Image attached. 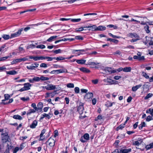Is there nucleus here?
Wrapping results in <instances>:
<instances>
[{"mask_svg":"<svg viewBox=\"0 0 153 153\" xmlns=\"http://www.w3.org/2000/svg\"><path fill=\"white\" fill-rule=\"evenodd\" d=\"M152 96V94L149 93L147 94L146 97L144 98L145 100H147L149 98L151 97Z\"/></svg>","mask_w":153,"mask_h":153,"instance_id":"nucleus-48","label":"nucleus"},{"mask_svg":"<svg viewBox=\"0 0 153 153\" xmlns=\"http://www.w3.org/2000/svg\"><path fill=\"white\" fill-rule=\"evenodd\" d=\"M7 148L6 149L4 153H10V152H9L10 148H9V145L8 144H7Z\"/></svg>","mask_w":153,"mask_h":153,"instance_id":"nucleus-57","label":"nucleus"},{"mask_svg":"<svg viewBox=\"0 0 153 153\" xmlns=\"http://www.w3.org/2000/svg\"><path fill=\"white\" fill-rule=\"evenodd\" d=\"M21 100L24 101H28L30 100V98L28 97H23L21 98Z\"/></svg>","mask_w":153,"mask_h":153,"instance_id":"nucleus-38","label":"nucleus"},{"mask_svg":"<svg viewBox=\"0 0 153 153\" xmlns=\"http://www.w3.org/2000/svg\"><path fill=\"white\" fill-rule=\"evenodd\" d=\"M64 72H68L67 70L65 68L58 69V74Z\"/></svg>","mask_w":153,"mask_h":153,"instance_id":"nucleus-28","label":"nucleus"},{"mask_svg":"<svg viewBox=\"0 0 153 153\" xmlns=\"http://www.w3.org/2000/svg\"><path fill=\"white\" fill-rule=\"evenodd\" d=\"M40 67L43 68H46L47 67V65L45 63H42L40 65Z\"/></svg>","mask_w":153,"mask_h":153,"instance_id":"nucleus-55","label":"nucleus"},{"mask_svg":"<svg viewBox=\"0 0 153 153\" xmlns=\"http://www.w3.org/2000/svg\"><path fill=\"white\" fill-rule=\"evenodd\" d=\"M129 35L131 36V38H133L134 37L137 39H139V36L136 34L135 33H130Z\"/></svg>","mask_w":153,"mask_h":153,"instance_id":"nucleus-20","label":"nucleus"},{"mask_svg":"<svg viewBox=\"0 0 153 153\" xmlns=\"http://www.w3.org/2000/svg\"><path fill=\"white\" fill-rule=\"evenodd\" d=\"M117 153H128L129 152H131V149H121L120 151L119 152L118 149H117Z\"/></svg>","mask_w":153,"mask_h":153,"instance_id":"nucleus-6","label":"nucleus"},{"mask_svg":"<svg viewBox=\"0 0 153 153\" xmlns=\"http://www.w3.org/2000/svg\"><path fill=\"white\" fill-rule=\"evenodd\" d=\"M57 37V36H51L47 39V41L49 42H52L54 40V39L56 38Z\"/></svg>","mask_w":153,"mask_h":153,"instance_id":"nucleus-24","label":"nucleus"},{"mask_svg":"<svg viewBox=\"0 0 153 153\" xmlns=\"http://www.w3.org/2000/svg\"><path fill=\"white\" fill-rule=\"evenodd\" d=\"M86 27L89 28V30H96L97 29V26L95 25Z\"/></svg>","mask_w":153,"mask_h":153,"instance_id":"nucleus-10","label":"nucleus"},{"mask_svg":"<svg viewBox=\"0 0 153 153\" xmlns=\"http://www.w3.org/2000/svg\"><path fill=\"white\" fill-rule=\"evenodd\" d=\"M45 58L46 59H48V61H51L53 60V59H56V60H57V57L56 58H52L50 57H45Z\"/></svg>","mask_w":153,"mask_h":153,"instance_id":"nucleus-49","label":"nucleus"},{"mask_svg":"<svg viewBox=\"0 0 153 153\" xmlns=\"http://www.w3.org/2000/svg\"><path fill=\"white\" fill-rule=\"evenodd\" d=\"M45 45H37L36 47V48H39L41 49H44L45 48Z\"/></svg>","mask_w":153,"mask_h":153,"instance_id":"nucleus-45","label":"nucleus"},{"mask_svg":"<svg viewBox=\"0 0 153 153\" xmlns=\"http://www.w3.org/2000/svg\"><path fill=\"white\" fill-rule=\"evenodd\" d=\"M86 60L85 59H80L76 60V62L78 64H85Z\"/></svg>","mask_w":153,"mask_h":153,"instance_id":"nucleus-22","label":"nucleus"},{"mask_svg":"<svg viewBox=\"0 0 153 153\" xmlns=\"http://www.w3.org/2000/svg\"><path fill=\"white\" fill-rule=\"evenodd\" d=\"M35 112V111L34 110V109H29L28 111L27 112V116L30 115L31 113H34Z\"/></svg>","mask_w":153,"mask_h":153,"instance_id":"nucleus-25","label":"nucleus"},{"mask_svg":"<svg viewBox=\"0 0 153 153\" xmlns=\"http://www.w3.org/2000/svg\"><path fill=\"white\" fill-rule=\"evenodd\" d=\"M142 75L143 76L145 77L146 79H148L149 78V76L147 75L146 73L144 72H142Z\"/></svg>","mask_w":153,"mask_h":153,"instance_id":"nucleus-50","label":"nucleus"},{"mask_svg":"<svg viewBox=\"0 0 153 153\" xmlns=\"http://www.w3.org/2000/svg\"><path fill=\"white\" fill-rule=\"evenodd\" d=\"M37 106L38 107L40 108V110L42 111V108L43 107V104L41 102H39L37 105Z\"/></svg>","mask_w":153,"mask_h":153,"instance_id":"nucleus-39","label":"nucleus"},{"mask_svg":"<svg viewBox=\"0 0 153 153\" xmlns=\"http://www.w3.org/2000/svg\"><path fill=\"white\" fill-rule=\"evenodd\" d=\"M33 65V64H32L30 66H27L26 67V68L28 70H33L35 68V67Z\"/></svg>","mask_w":153,"mask_h":153,"instance_id":"nucleus-35","label":"nucleus"},{"mask_svg":"<svg viewBox=\"0 0 153 153\" xmlns=\"http://www.w3.org/2000/svg\"><path fill=\"white\" fill-rule=\"evenodd\" d=\"M102 119V117L101 115H99L97 116V118L95 119L96 121H98V120H101Z\"/></svg>","mask_w":153,"mask_h":153,"instance_id":"nucleus-53","label":"nucleus"},{"mask_svg":"<svg viewBox=\"0 0 153 153\" xmlns=\"http://www.w3.org/2000/svg\"><path fill=\"white\" fill-rule=\"evenodd\" d=\"M27 57H24L22 58H20L21 62H24L26 60H28V58H27Z\"/></svg>","mask_w":153,"mask_h":153,"instance_id":"nucleus-61","label":"nucleus"},{"mask_svg":"<svg viewBox=\"0 0 153 153\" xmlns=\"http://www.w3.org/2000/svg\"><path fill=\"white\" fill-rule=\"evenodd\" d=\"M13 117L14 119L19 120H21L22 119V117L19 115H14L13 116Z\"/></svg>","mask_w":153,"mask_h":153,"instance_id":"nucleus-19","label":"nucleus"},{"mask_svg":"<svg viewBox=\"0 0 153 153\" xmlns=\"http://www.w3.org/2000/svg\"><path fill=\"white\" fill-rule=\"evenodd\" d=\"M83 110L84 107L83 104L80 103L79 106L78 107L77 111L80 115L83 114Z\"/></svg>","mask_w":153,"mask_h":153,"instance_id":"nucleus-3","label":"nucleus"},{"mask_svg":"<svg viewBox=\"0 0 153 153\" xmlns=\"http://www.w3.org/2000/svg\"><path fill=\"white\" fill-rule=\"evenodd\" d=\"M34 108V110H35V111H37L38 112H41V111L40 110V108H39L38 107H37L36 106Z\"/></svg>","mask_w":153,"mask_h":153,"instance_id":"nucleus-63","label":"nucleus"},{"mask_svg":"<svg viewBox=\"0 0 153 153\" xmlns=\"http://www.w3.org/2000/svg\"><path fill=\"white\" fill-rule=\"evenodd\" d=\"M105 71L108 72L110 73H114L117 72L116 69L112 70L111 68L109 67H106L104 70Z\"/></svg>","mask_w":153,"mask_h":153,"instance_id":"nucleus-5","label":"nucleus"},{"mask_svg":"<svg viewBox=\"0 0 153 153\" xmlns=\"http://www.w3.org/2000/svg\"><path fill=\"white\" fill-rule=\"evenodd\" d=\"M39 78L38 77H34L32 79H29L28 81L30 83H34L35 82H38Z\"/></svg>","mask_w":153,"mask_h":153,"instance_id":"nucleus-8","label":"nucleus"},{"mask_svg":"<svg viewBox=\"0 0 153 153\" xmlns=\"http://www.w3.org/2000/svg\"><path fill=\"white\" fill-rule=\"evenodd\" d=\"M86 27H80L79 28H76L75 29V30L76 32L82 31L83 30L84 28Z\"/></svg>","mask_w":153,"mask_h":153,"instance_id":"nucleus-51","label":"nucleus"},{"mask_svg":"<svg viewBox=\"0 0 153 153\" xmlns=\"http://www.w3.org/2000/svg\"><path fill=\"white\" fill-rule=\"evenodd\" d=\"M39 78L38 81L41 80L42 81H46L49 79V78L48 77H45L44 76H41L40 77H38Z\"/></svg>","mask_w":153,"mask_h":153,"instance_id":"nucleus-16","label":"nucleus"},{"mask_svg":"<svg viewBox=\"0 0 153 153\" xmlns=\"http://www.w3.org/2000/svg\"><path fill=\"white\" fill-rule=\"evenodd\" d=\"M99 64V63H96L95 62H90L88 64L90 65H92L93 66H95L96 65H97Z\"/></svg>","mask_w":153,"mask_h":153,"instance_id":"nucleus-56","label":"nucleus"},{"mask_svg":"<svg viewBox=\"0 0 153 153\" xmlns=\"http://www.w3.org/2000/svg\"><path fill=\"white\" fill-rule=\"evenodd\" d=\"M144 28L147 33H150V30H149V27L148 25H146L145 26Z\"/></svg>","mask_w":153,"mask_h":153,"instance_id":"nucleus-34","label":"nucleus"},{"mask_svg":"<svg viewBox=\"0 0 153 153\" xmlns=\"http://www.w3.org/2000/svg\"><path fill=\"white\" fill-rule=\"evenodd\" d=\"M19 36L18 35H17L16 33H13L11 34L10 36V38L11 39L12 38L16 37H17Z\"/></svg>","mask_w":153,"mask_h":153,"instance_id":"nucleus-36","label":"nucleus"},{"mask_svg":"<svg viewBox=\"0 0 153 153\" xmlns=\"http://www.w3.org/2000/svg\"><path fill=\"white\" fill-rule=\"evenodd\" d=\"M6 73L7 74L13 75H15L17 74V72L15 70H12L9 71H7Z\"/></svg>","mask_w":153,"mask_h":153,"instance_id":"nucleus-18","label":"nucleus"},{"mask_svg":"<svg viewBox=\"0 0 153 153\" xmlns=\"http://www.w3.org/2000/svg\"><path fill=\"white\" fill-rule=\"evenodd\" d=\"M13 99L12 98L9 100V102H2L1 103L3 104L4 105H6L12 102H13Z\"/></svg>","mask_w":153,"mask_h":153,"instance_id":"nucleus-46","label":"nucleus"},{"mask_svg":"<svg viewBox=\"0 0 153 153\" xmlns=\"http://www.w3.org/2000/svg\"><path fill=\"white\" fill-rule=\"evenodd\" d=\"M107 41H110V42H112L116 43H118V41L116 39H112L111 38H108L107 39Z\"/></svg>","mask_w":153,"mask_h":153,"instance_id":"nucleus-31","label":"nucleus"},{"mask_svg":"<svg viewBox=\"0 0 153 153\" xmlns=\"http://www.w3.org/2000/svg\"><path fill=\"white\" fill-rule=\"evenodd\" d=\"M152 120V117L150 116H147L146 119V120L147 121H149L151 120Z\"/></svg>","mask_w":153,"mask_h":153,"instance_id":"nucleus-58","label":"nucleus"},{"mask_svg":"<svg viewBox=\"0 0 153 153\" xmlns=\"http://www.w3.org/2000/svg\"><path fill=\"white\" fill-rule=\"evenodd\" d=\"M98 79H96L95 80H92V82L95 84H97L98 82Z\"/></svg>","mask_w":153,"mask_h":153,"instance_id":"nucleus-62","label":"nucleus"},{"mask_svg":"<svg viewBox=\"0 0 153 153\" xmlns=\"http://www.w3.org/2000/svg\"><path fill=\"white\" fill-rule=\"evenodd\" d=\"M146 125V124L145 122H143L141 123L139 127L140 129H141L143 128L144 127H145Z\"/></svg>","mask_w":153,"mask_h":153,"instance_id":"nucleus-37","label":"nucleus"},{"mask_svg":"<svg viewBox=\"0 0 153 153\" xmlns=\"http://www.w3.org/2000/svg\"><path fill=\"white\" fill-rule=\"evenodd\" d=\"M45 117H47L48 119L50 118V116L48 114H47L45 113H44L43 114H42V117H41V118H43Z\"/></svg>","mask_w":153,"mask_h":153,"instance_id":"nucleus-47","label":"nucleus"},{"mask_svg":"<svg viewBox=\"0 0 153 153\" xmlns=\"http://www.w3.org/2000/svg\"><path fill=\"white\" fill-rule=\"evenodd\" d=\"M134 59H137L139 61L144 60V56H134L133 57Z\"/></svg>","mask_w":153,"mask_h":153,"instance_id":"nucleus-15","label":"nucleus"},{"mask_svg":"<svg viewBox=\"0 0 153 153\" xmlns=\"http://www.w3.org/2000/svg\"><path fill=\"white\" fill-rule=\"evenodd\" d=\"M106 27L103 26H100L98 27H97L96 30H103L106 29Z\"/></svg>","mask_w":153,"mask_h":153,"instance_id":"nucleus-17","label":"nucleus"},{"mask_svg":"<svg viewBox=\"0 0 153 153\" xmlns=\"http://www.w3.org/2000/svg\"><path fill=\"white\" fill-rule=\"evenodd\" d=\"M67 86L69 88H73L74 87V85L73 83H69L67 85Z\"/></svg>","mask_w":153,"mask_h":153,"instance_id":"nucleus-43","label":"nucleus"},{"mask_svg":"<svg viewBox=\"0 0 153 153\" xmlns=\"http://www.w3.org/2000/svg\"><path fill=\"white\" fill-rule=\"evenodd\" d=\"M2 37L5 40H7L9 39L10 38V36L9 35L6 34L3 35L2 36Z\"/></svg>","mask_w":153,"mask_h":153,"instance_id":"nucleus-33","label":"nucleus"},{"mask_svg":"<svg viewBox=\"0 0 153 153\" xmlns=\"http://www.w3.org/2000/svg\"><path fill=\"white\" fill-rule=\"evenodd\" d=\"M146 150H148L153 148V143H151L149 145H147L145 147Z\"/></svg>","mask_w":153,"mask_h":153,"instance_id":"nucleus-27","label":"nucleus"},{"mask_svg":"<svg viewBox=\"0 0 153 153\" xmlns=\"http://www.w3.org/2000/svg\"><path fill=\"white\" fill-rule=\"evenodd\" d=\"M45 59V58L43 56L38 57L37 56H35L34 60V61H37L40 59L43 60Z\"/></svg>","mask_w":153,"mask_h":153,"instance_id":"nucleus-21","label":"nucleus"},{"mask_svg":"<svg viewBox=\"0 0 153 153\" xmlns=\"http://www.w3.org/2000/svg\"><path fill=\"white\" fill-rule=\"evenodd\" d=\"M121 78V76H115L114 77V79L116 80H118L120 79Z\"/></svg>","mask_w":153,"mask_h":153,"instance_id":"nucleus-64","label":"nucleus"},{"mask_svg":"<svg viewBox=\"0 0 153 153\" xmlns=\"http://www.w3.org/2000/svg\"><path fill=\"white\" fill-rule=\"evenodd\" d=\"M10 56H4L0 58V61H4L8 58Z\"/></svg>","mask_w":153,"mask_h":153,"instance_id":"nucleus-44","label":"nucleus"},{"mask_svg":"<svg viewBox=\"0 0 153 153\" xmlns=\"http://www.w3.org/2000/svg\"><path fill=\"white\" fill-rule=\"evenodd\" d=\"M74 91L76 93H79V89L78 87H76L74 88Z\"/></svg>","mask_w":153,"mask_h":153,"instance_id":"nucleus-54","label":"nucleus"},{"mask_svg":"<svg viewBox=\"0 0 153 153\" xmlns=\"http://www.w3.org/2000/svg\"><path fill=\"white\" fill-rule=\"evenodd\" d=\"M23 30V28H22L20 29H19L17 32L16 33L18 36H19L21 34L22 31Z\"/></svg>","mask_w":153,"mask_h":153,"instance_id":"nucleus-40","label":"nucleus"},{"mask_svg":"<svg viewBox=\"0 0 153 153\" xmlns=\"http://www.w3.org/2000/svg\"><path fill=\"white\" fill-rule=\"evenodd\" d=\"M77 51H79L80 53L82 54V53L83 52H85V51L84 50H73V53L77 54V53H76V52Z\"/></svg>","mask_w":153,"mask_h":153,"instance_id":"nucleus-30","label":"nucleus"},{"mask_svg":"<svg viewBox=\"0 0 153 153\" xmlns=\"http://www.w3.org/2000/svg\"><path fill=\"white\" fill-rule=\"evenodd\" d=\"M82 137L84 138V140H85L86 141L89 140V136L88 134H85Z\"/></svg>","mask_w":153,"mask_h":153,"instance_id":"nucleus-29","label":"nucleus"},{"mask_svg":"<svg viewBox=\"0 0 153 153\" xmlns=\"http://www.w3.org/2000/svg\"><path fill=\"white\" fill-rule=\"evenodd\" d=\"M4 99L2 100V102L5 101L6 100H8L10 97V96L8 94H6L4 95Z\"/></svg>","mask_w":153,"mask_h":153,"instance_id":"nucleus-26","label":"nucleus"},{"mask_svg":"<svg viewBox=\"0 0 153 153\" xmlns=\"http://www.w3.org/2000/svg\"><path fill=\"white\" fill-rule=\"evenodd\" d=\"M37 122L36 120H34L31 125L30 126V128H34L36 127V126L37 125Z\"/></svg>","mask_w":153,"mask_h":153,"instance_id":"nucleus-13","label":"nucleus"},{"mask_svg":"<svg viewBox=\"0 0 153 153\" xmlns=\"http://www.w3.org/2000/svg\"><path fill=\"white\" fill-rule=\"evenodd\" d=\"M114 82H117L116 81H114L110 79H108V80H107V82L110 85H112L113 84L115 83Z\"/></svg>","mask_w":153,"mask_h":153,"instance_id":"nucleus-32","label":"nucleus"},{"mask_svg":"<svg viewBox=\"0 0 153 153\" xmlns=\"http://www.w3.org/2000/svg\"><path fill=\"white\" fill-rule=\"evenodd\" d=\"M76 0H69V1H67L68 3V4H71V3H73L74 2L76 1Z\"/></svg>","mask_w":153,"mask_h":153,"instance_id":"nucleus-60","label":"nucleus"},{"mask_svg":"<svg viewBox=\"0 0 153 153\" xmlns=\"http://www.w3.org/2000/svg\"><path fill=\"white\" fill-rule=\"evenodd\" d=\"M24 87L26 90H29L31 85L29 83H25L24 84Z\"/></svg>","mask_w":153,"mask_h":153,"instance_id":"nucleus-12","label":"nucleus"},{"mask_svg":"<svg viewBox=\"0 0 153 153\" xmlns=\"http://www.w3.org/2000/svg\"><path fill=\"white\" fill-rule=\"evenodd\" d=\"M1 135V140L3 143H6L8 141V140L9 139V137L7 132L5 133H2Z\"/></svg>","mask_w":153,"mask_h":153,"instance_id":"nucleus-1","label":"nucleus"},{"mask_svg":"<svg viewBox=\"0 0 153 153\" xmlns=\"http://www.w3.org/2000/svg\"><path fill=\"white\" fill-rule=\"evenodd\" d=\"M56 94V91H53V92H47L46 93V97H49L50 96L53 97Z\"/></svg>","mask_w":153,"mask_h":153,"instance_id":"nucleus-11","label":"nucleus"},{"mask_svg":"<svg viewBox=\"0 0 153 153\" xmlns=\"http://www.w3.org/2000/svg\"><path fill=\"white\" fill-rule=\"evenodd\" d=\"M125 124H124L123 125H120L117 128L116 130L117 131H118L120 129H121L123 128H124L125 127Z\"/></svg>","mask_w":153,"mask_h":153,"instance_id":"nucleus-41","label":"nucleus"},{"mask_svg":"<svg viewBox=\"0 0 153 153\" xmlns=\"http://www.w3.org/2000/svg\"><path fill=\"white\" fill-rule=\"evenodd\" d=\"M74 40V38H71V39H66V38H63L62 39H58V43L62 41H66L67 40L69 41H71Z\"/></svg>","mask_w":153,"mask_h":153,"instance_id":"nucleus-7","label":"nucleus"},{"mask_svg":"<svg viewBox=\"0 0 153 153\" xmlns=\"http://www.w3.org/2000/svg\"><path fill=\"white\" fill-rule=\"evenodd\" d=\"M75 39H77L81 40H82L83 39V37H81L80 36H75Z\"/></svg>","mask_w":153,"mask_h":153,"instance_id":"nucleus-52","label":"nucleus"},{"mask_svg":"<svg viewBox=\"0 0 153 153\" xmlns=\"http://www.w3.org/2000/svg\"><path fill=\"white\" fill-rule=\"evenodd\" d=\"M46 143L47 144L48 143L50 146H53L55 145V141L51 137Z\"/></svg>","mask_w":153,"mask_h":153,"instance_id":"nucleus-4","label":"nucleus"},{"mask_svg":"<svg viewBox=\"0 0 153 153\" xmlns=\"http://www.w3.org/2000/svg\"><path fill=\"white\" fill-rule=\"evenodd\" d=\"M97 15V14L96 13H87V14H85L84 15V16H89V15Z\"/></svg>","mask_w":153,"mask_h":153,"instance_id":"nucleus-59","label":"nucleus"},{"mask_svg":"<svg viewBox=\"0 0 153 153\" xmlns=\"http://www.w3.org/2000/svg\"><path fill=\"white\" fill-rule=\"evenodd\" d=\"M93 97V94L91 93H87L85 97V98L86 99H90Z\"/></svg>","mask_w":153,"mask_h":153,"instance_id":"nucleus-9","label":"nucleus"},{"mask_svg":"<svg viewBox=\"0 0 153 153\" xmlns=\"http://www.w3.org/2000/svg\"><path fill=\"white\" fill-rule=\"evenodd\" d=\"M79 69L81 71L84 73H88L90 72V70L85 68L82 67L80 68Z\"/></svg>","mask_w":153,"mask_h":153,"instance_id":"nucleus-14","label":"nucleus"},{"mask_svg":"<svg viewBox=\"0 0 153 153\" xmlns=\"http://www.w3.org/2000/svg\"><path fill=\"white\" fill-rule=\"evenodd\" d=\"M131 68L130 67H126L123 68V71L125 72H130Z\"/></svg>","mask_w":153,"mask_h":153,"instance_id":"nucleus-23","label":"nucleus"},{"mask_svg":"<svg viewBox=\"0 0 153 153\" xmlns=\"http://www.w3.org/2000/svg\"><path fill=\"white\" fill-rule=\"evenodd\" d=\"M22 148H19L18 147H16L13 151V153H16V152L20 149V150L22 149Z\"/></svg>","mask_w":153,"mask_h":153,"instance_id":"nucleus-42","label":"nucleus"},{"mask_svg":"<svg viewBox=\"0 0 153 153\" xmlns=\"http://www.w3.org/2000/svg\"><path fill=\"white\" fill-rule=\"evenodd\" d=\"M71 20V21L74 22H78L80 21L81 19H66L64 18H62L59 19V21H68L69 20Z\"/></svg>","mask_w":153,"mask_h":153,"instance_id":"nucleus-2","label":"nucleus"}]
</instances>
